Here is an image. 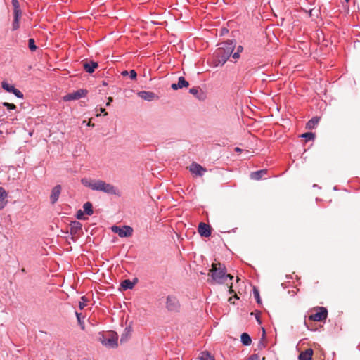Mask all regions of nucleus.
I'll return each instance as SVG.
<instances>
[{
  "label": "nucleus",
  "instance_id": "1",
  "mask_svg": "<svg viewBox=\"0 0 360 360\" xmlns=\"http://www.w3.org/2000/svg\"><path fill=\"white\" fill-rule=\"evenodd\" d=\"M81 182L84 186L93 191L103 192L108 195H120V193L115 186L103 180L84 178L82 179Z\"/></svg>",
  "mask_w": 360,
  "mask_h": 360
},
{
  "label": "nucleus",
  "instance_id": "2",
  "mask_svg": "<svg viewBox=\"0 0 360 360\" xmlns=\"http://www.w3.org/2000/svg\"><path fill=\"white\" fill-rule=\"evenodd\" d=\"M219 45L220 46L215 52L217 58L216 65H223L227 61L233 52L236 44L233 41L229 40L221 43Z\"/></svg>",
  "mask_w": 360,
  "mask_h": 360
},
{
  "label": "nucleus",
  "instance_id": "3",
  "mask_svg": "<svg viewBox=\"0 0 360 360\" xmlns=\"http://www.w3.org/2000/svg\"><path fill=\"white\" fill-rule=\"evenodd\" d=\"M210 276L214 283L223 284L227 278L232 280L233 276L226 274V267L220 263L212 264L210 270Z\"/></svg>",
  "mask_w": 360,
  "mask_h": 360
},
{
  "label": "nucleus",
  "instance_id": "4",
  "mask_svg": "<svg viewBox=\"0 0 360 360\" xmlns=\"http://www.w3.org/2000/svg\"><path fill=\"white\" fill-rule=\"evenodd\" d=\"M13 7V21L12 23V30H16L20 27V20L22 16V11L20 3L18 0L11 1Z\"/></svg>",
  "mask_w": 360,
  "mask_h": 360
},
{
  "label": "nucleus",
  "instance_id": "5",
  "mask_svg": "<svg viewBox=\"0 0 360 360\" xmlns=\"http://www.w3.org/2000/svg\"><path fill=\"white\" fill-rule=\"evenodd\" d=\"M103 345L108 348H115L117 347V335L116 334H109L107 335H102L100 338Z\"/></svg>",
  "mask_w": 360,
  "mask_h": 360
},
{
  "label": "nucleus",
  "instance_id": "6",
  "mask_svg": "<svg viewBox=\"0 0 360 360\" xmlns=\"http://www.w3.org/2000/svg\"><path fill=\"white\" fill-rule=\"evenodd\" d=\"M166 308L170 311H178L180 308L179 300L175 295H169L166 299Z\"/></svg>",
  "mask_w": 360,
  "mask_h": 360
},
{
  "label": "nucleus",
  "instance_id": "7",
  "mask_svg": "<svg viewBox=\"0 0 360 360\" xmlns=\"http://www.w3.org/2000/svg\"><path fill=\"white\" fill-rule=\"evenodd\" d=\"M112 230L121 238L129 237L133 233V229L129 226H123L122 227L113 226Z\"/></svg>",
  "mask_w": 360,
  "mask_h": 360
},
{
  "label": "nucleus",
  "instance_id": "8",
  "mask_svg": "<svg viewBox=\"0 0 360 360\" xmlns=\"http://www.w3.org/2000/svg\"><path fill=\"white\" fill-rule=\"evenodd\" d=\"M87 94V91L84 89H79L76 91H74L72 93H70L66 94L63 97V100L65 101H71L75 100H78L81 98L84 97Z\"/></svg>",
  "mask_w": 360,
  "mask_h": 360
},
{
  "label": "nucleus",
  "instance_id": "9",
  "mask_svg": "<svg viewBox=\"0 0 360 360\" xmlns=\"http://www.w3.org/2000/svg\"><path fill=\"white\" fill-rule=\"evenodd\" d=\"M1 87L7 92L13 94L18 98H23V94L6 81L1 82Z\"/></svg>",
  "mask_w": 360,
  "mask_h": 360
},
{
  "label": "nucleus",
  "instance_id": "10",
  "mask_svg": "<svg viewBox=\"0 0 360 360\" xmlns=\"http://www.w3.org/2000/svg\"><path fill=\"white\" fill-rule=\"evenodd\" d=\"M327 309L324 307H320L319 311L314 314H311L309 316V319L314 321H321L325 320L327 318Z\"/></svg>",
  "mask_w": 360,
  "mask_h": 360
},
{
  "label": "nucleus",
  "instance_id": "11",
  "mask_svg": "<svg viewBox=\"0 0 360 360\" xmlns=\"http://www.w3.org/2000/svg\"><path fill=\"white\" fill-rule=\"evenodd\" d=\"M62 187L60 185H56L55 186L51 191V195H50V201L51 204H55L59 198V196L61 193Z\"/></svg>",
  "mask_w": 360,
  "mask_h": 360
},
{
  "label": "nucleus",
  "instance_id": "12",
  "mask_svg": "<svg viewBox=\"0 0 360 360\" xmlns=\"http://www.w3.org/2000/svg\"><path fill=\"white\" fill-rule=\"evenodd\" d=\"M198 232L202 237H208L211 235V229L208 224L201 222L198 226Z\"/></svg>",
  "mask_w": 360,
  "mask_h": 360
},
{
  "label": "nucleus",
  "instance_id": "13",
  "mask_svg": "<svg viewBox=\"0 0 360 360\" xmlns=\"http://www.w3.org/2000/svg\"><path fill=\"white\" fill-rule=\"evenodd\" d=\"M82 230V224L77 221H72L70 225V232L72 236L79 234Z\"/></svg>",
  "mask_w": 360,
  "mask_h": 360
},
{
  "label": "nucleus",
  "instance_id": "14",
  "mask_svg": "<svg viewBox=\"0 0 360 360\" xmlns=\"http://www.w3.org/2000/svg\"><path fill=\"white\" fill-rule=\"evenodd\" d=\"M190 171L191 173L201 176L203 175L206 169L198 163H192L190 167Z\"/></svg>",
  "mask_w": 360,
  "mask_h": 360
},
{
  "label": "nucleus",
  "instance_id": "15",
  "mask_svg": "<svg viewBox=\"0 0 360 360\" xmlns=\"http://www.w3.org/2000/svg\"><path fill=\"white\" fill-rule=\"evenodd\" d=\"M138 96L147 101H151L156 97L153 92L147 91H141L138 92Z\"/></svg>",
  "mask_w": 360,
  "mask_h": 360
},
{
  "label": "nucleus",
  "instance_id": "16",
  "mask_svg": "<svg viewBox=\"0 0 360 360\" xmlns=\"http://www.w3.org/2000/svg\"><path fill=\"white\" fill-rule=\"evenodd\" d=\"M189 83L185 79L184 77H179L178 79L177 84H172L171 87L174 90H177L178 89H182L184 87L188 86Z\"/></svg>",
  "mask_w": 360,
  "mask_h": 360
},
{
  "label": "nucleus",
  "instance_id": "17",
  "mask_svg": "<svg viewBox=\"0 0 360 360\" xmlns=\"http://www.w3.org/2000/svg\"><path fill=\"white\" fill-rule=\"evenodd\" d=\"M83 67L88 73H93L98 67V63L94 61L86 62L84 63Z\"/></svg>",
  "mask_w": 360,
  "mask_h": 360
},
{
  "label": "nucleus",
  "instance_id": "18",
  "mask_svg": "<svg viewBox=\"0 0 360 360\" xmlns=\"http://www.w3.org/2000/svg\"><path fill=\"white\" fill-rule=\"evenodd\" d=\"M312 355L313 349H307L300 354L299 360H311Z\"/></svg>",
  "mask_w": 360,
  "mask_h": 360
},
{
  "label": "nucleus",
  "instance_id": "19",
  "mask_svg": "<svg viewBox=\"0 0 360 360\" xmlns=\"http://www.w3.org/2000/svg\"><path fill=\"white\" fill-rule=\"evenodd\" d=\"M7 193L5 189L0 186V210L3 209L6 205V198Z\"/></svg>",
  "mask_w": 360,
  "mask_h": 360
},
{
  "label": "nucleus",
  "instance_id": "20",
  "mask_svg": "<svg viewBox=\"0 0 360 360\" xmlns=\"http://www.w3.org/2000/svg\"><path fill=\"white\" fill-rule=\"evenodd\" d=\"M267 173L266 169H261L250 174V178L254 180H259L262 177Z\"/></svg>",
  "mask_w": 360,
  "mask_h": 360
},
{
  "label": "nucleus",
  "instance_id": "21",
  "mask_svg": "<svg viewBox=\"0 0 360 360\" xmlns=\"http://www.w3.org/2000/svg\"><path fill=\"white\" fill-rule=\"evenodd\" d=\"M240 339H241V342L243 343V345L249 346L251 345L252 340H251L250 336L248 333H242V335L240 336Z\"/></svg>",
  "mask_w": 360,
  "mask_h": 360
},
{
  "label": "nucleus",
  "instance_id": "22",
  "mask_svg": "<svg viewBox=\"0 0 360 360\" xmlns=\"http://www.w3.org/2000/svg\"><path fill=\"white\" fill-rule=\"evenodd\" d=\"M319 118L318 117H314L307 123V128L309 129H313L319 123Z\"/></svg>",
  "mask_w": 360,
  "mask_h": 360
},
{
  "label": "nucleus",
  "instance_id": "23",
  "mask_svg": "<svg viewBox=\"0 0 360 360\" xmlns=\"http://www.w3.org/2000/svg\"><path fill=\"white\" fill-rule=\"evenodd\" d=\"M84 212L87 215H91L94 213L93 208H92V204L90 202H86L83 205Z\"/></svg>",
  "mask_w": 360,
  "mask_h": 360
},
{
  "label": "nucleus",
  "instance_id": "24",
  "mask_svg": "<svg viewBox=\"0 0 360 360\" xmlns=\"http://www.w3.org/2000/svg\"><path fill=\"white\" fill-rule=\"evenodd\" d=\"M134 284L129 279L124 280L122 282L121 286L124 290L132 289Z\"/></svg>",
  "mask_w": 360,
  "mask_h": 360
},
{
  "label": "nucleus",
  "instance_id": "25",
  "mask_svg": "<svg viewBox=\"0 0 360 360\" xmlns=\"http://www.w3.org/2000/svg\"><path fill=\"white\" fill-rule=\"evenodd\" d=\"M75 315L77 316V319L79 326H80V328L82 330H84L85 324H84V321L82 319V314L76 311Z\"/></svg>",
  "mask_w": 360,
  "mask_h": 360
},
{
  "label": "nucleus",
  "instance_id": "26",
  "mask_svg": "<svg viewBox=\"0 0 360 360\" xmlns=\"http://www.w3.org/2000/svg\"><path fill=\"white\" fill-rule=\"evenodd\" d=\"M302 138L306 139L307 141L313 140L315 137V135L312 132H307L301 136Z\"/></svg>",
  "mask_w": 360,
  "mask_h": 360
},
{
  "label": "nucleus",
  "instance_id": "27",
  "mask_svg": "<svg viewBox=\"0 0 360 360\" xmlns=\"http://www.w3.org/2000/svg\"><path fill=\"white\" fill-rule=\"evenodd\" d=\"M253 295H254V297L255 298L258 304H260L261 303V298H260V296H259V290L256 288H253Z\"/></svg>",
  "mask_w": 360,
  "mask_h": 360
},
{
  "label": "nucleus",
  "instance_id": "28",
  "mask_svg": "<svg viewBox=\"0 0 360 360\" xmlns=\"http://www.w3.org/2000/svg\"><path fill=\"white\" fill-rule=\"evenodd\" d=\"M28 46L32 51H34L37 49V46L35 45L34 39L31 38L28 40Z\"/></svg>",
  "mask_w": 360,
  "mask_h": 360
},
{
  "label": "nucleus",
  "instance_id": "29",
  "mask_svg": "<svg viewBox=\"0 0 360 360\" xmlns=\"http://www.w3.org/2000/svg\"><path fill=\"white\" fill-rule=\"evenodd\" d=\"M200 360H214V359L208 352H202L201 354Z\"/></svg>",
  "mask_w": 360,
  "mask_h": 360
},
{
  "label": "nucleus",
  "instance_id": "30",
  "mask_svg": "<svg viewBox=\"0 0 360 360\" xmlns=\"http://www.w3.org/2000/svg\"><path fill=\"white\" fill-rule=\"evenodd\" d=\"M87 299L84 296H82L81 297V300L79 302V307L80 309H83L84 308Z\"/></svg>",
  "mask_w": 360,
  "mask_h": 360
},
{
  "label": "nucleus",
  "instance_id": "31",
  "mask_svg": "<svg viewBox=\"0 0 360 360\" xmlns=\"http://www.w3.org/2000/svg\"><path fill=\"white\" fill-rule=\"evenodd\" d=\"M3 105L6 107L8 110H15L16 108V106L13 103H9L7 102H4Z\"/></svg>",
  "mask_w": 360,
  "mask_h": 360
},
{
  "label": "nucleus",
  "instance_id": "32",
  "mask_svg": "<svg viewBox=\"0 0 360 360\" xmlns=\"http://www.w3.org/2000/svg\"><path fill=\"white\" fill-rule=\"evenodd\" d=\"M189 92H190L191 94L195 95V96H196L198 98H199V97H198V93H199V90H198V88H195V87L191 88V89H189Z\"/></svg>",
  "mask_w": 360,
  "mask_h": 360
},
{
  "label": "nucleus",
  "instance_id": "33",
  "mask_svg": "<svg viewBox=\"0 0 360 360\" xmlns=\"http://www.w3.org/2000/svg\"><path fill=\"white\" fill-rule=\"evenodd\" d=\"M129 77L131 79H135L136 78L137 74L134 70H131L129 71Z\"/></svg>",
  "mask_w": 360,
  "mask_h": 360
},
{
  "label": "nucleus",
  "instance_id": "34",
  "mask_svg": "<svg viewBox=\"0 0 360 360\" xmlns=\"http://www.w3.org/2000/svg\"><path fill=\"white\" fill-rule=\"evenodd\" d=\"M248 360H260V357L257 354H254L250 355Z\"/></svg>",
  "mask_w": 360,
  "mask_h": 360
},
{
  "label": "nucleus",
  "instance_id": "35",
  "mask_svg": "<svg viewBox=\"0 0 360 360\" xmlns=\"http://www.w3.org/2000/svg\"><path fill=\"white\" fill-rule=\"evenodd\" d=\"M83 215H84V212L81 210L77 211V218L78 219H83Z\"/></svg>",
  "mask_w": 360,
  "mask_h": 360
},
{
  "label": "nucleus",
  "instance_id": "36",
  "mask_svg": "<svg viewBox=\"0 0 360 360\" xmlns=\"http://www.w3.org/2000/svg\"><path fill=\"white\" fill-rule=\"evenodd\" d=\"M231 55L233 58L234 59H238L240 57V53H238V52L233 53Z\"/></svg>",
  "mask_w": 360,
  "mask_h": 360
},
{
  "label": "nucleus",
  "instance_id": "37",
  "mask_svg": "<svg viewBox=\"0 0 360 360\" xmlns=\"http://www.w3.org/2000/svg\"><path fill=\"white\" fill-rule=\"evenodd\" d=\"M243 50V47L242 46H238L237 47V51L236 52H238V53H240V52H242V51Z\"/></svg>",
  "mask_w": 360,
  "mask_h": 360
},
{
  "label": "nucleus",
  "instance_id": "38",
  "mask_svg": "<svg viewBox=\"0 0 360 360\" xmlns=\"http://www.w3.org/2000/svg\"><path fill=\"white\" fill-rule=\"evenodd\" d=\"M112 101H113L112 98L109 97V98H108V103H106V105H107V106L110 105V103H111V102H112Z\"/></svg>",
  "mask_w": 360,
  "mask_h": 360
},
{
  "label": "nucleus",
  "instance_id": "39",
  "mask_svg": "<svg viewBox=\"0 0 360 360\" xmlns=\"http://www.w3.org/2000/svg\"><path fill=\"white\" fill-rule=\"evenodd\" d=\"M255 318H256L257 322L259 323V324H261L262 321H261V320L259 319V316L258 314H256Z\"/></svg>",
  "mask_w": 360,
  "mask_h": 360
},
{
  "label": "nucleus",
  "instance_id": "40",
  "mask_svg": "<svg viewBox=\"0 0 360 360\" xmlns=\"http://www.w3.org/2000/svg\"><path fill=\"white\" fill-rule=\"evenodd\" d=\"M100 111H101V112H104L105 115H106L108 114L107 112H105V108H101Z\"/></svg>",
  "mask_w": 360,
  "mask_h": 360
},
{
  "label": "nucleus",
  "instance_id": "41",
  "mask_svg": "<svg viewBox=\"0 0 360 360\" xmlns=\"http://www.w3.org/2000/svg\"><path fill=\"white\" fill-rule=\"evenodd\" d=\"M259 347H260V348L264 347V345L263 344V342L262 341H260L259 343Z\"/></svg>",
  "mask_w": 360,
  "mask_h": 360
},
{
  "label": "nucleus",
  "instance_id": "42",
  "mask_svg": "<svg viewBox=\"0 0 360 360\" xmlns=\"http://www.w3.org/2000/svg\"><path fill=\"white\" fill-rule=\"evenodd\" d=\"M129 74V72H128L127 70H124L122 72V75L124 76V75H127Z\"/></svg>",
  "mask_w": 360,
  "mask_h": 360
},
{
  "label": "nucleus",
  "instance_id": "43",
  "mask_svg": "<svg viewBox=\"0 0 360 360\" xmlns=\"http://www.w3.org/2000/svg\"><path fill=\"white\" fill-rule=\"evenodd\" d=\"M232 300H233V297H230V298L229 299V301L230 302H231V303H234V302H233V301H232Z\"/></svg>",
  "mask_w": 360,
  "mask_h": 360
},
{
  "label": "nucleus",
  "instance_id": "44",
  "mask_svg": "<svg viewBox=\"0 0 360 360\" xmlns=\"http://www.w3.org/2000/svg\"><path fill=\"white\" fill-rule=\"evenodd\" d=\"M235 150H236V151H241V149H240V148H238V147H237V148H236V149H235Z\"/></svg>",
  "mask_w": 360,
  "mask_h": 360
},
{
  "label": "nucleus",
  "instance_id": "45",
  "mask_svg": "<svg viewBox=\"0 0 360 360\" xmlns=\"http://www.w3.org/2000/svg\"><path fill=\"white\" fill-rule=\"evenodd\" d=\"M229 292H230V293H232V292H233V290H232V288H231V286H230Z\"/></svg>",
  "mask_w": 360,
  "mask_h": 360
},
{
  "label": "nucleus",
  "instance_id": "46",
  "mask_svg": "<svg viewBox=\"0 0 360 360\" xmlns=\"http://www.w3.org/2000/svg\"><path fill=\"white\" fill-rule=\"evenodd\" d=\"M262 330H263V335H262V336H263V337H264V335H265V330H264V328H262Z\"/></svg>",
  "mask_w": 360,
  "mask_h": 360
},
{
  "label": "nucleus",
  "instance_id": "47",
  "mask_svg": "<svg viewBox=\"0 0 360 360\" xmlns=\"http://www.w3.org/2000/svg\"><path fill=\"white\" fill-rule=\"evenodd\" d=\"M311 12H312V11L310 10L309 12V15H311Z\"/></svg>",
  "mask_w": 360,
  "mask_h": 360
},
{
  "label": "nucleus",
  "instance_id": "48",
  "mask_svg": "<svg viewBox=\"0 0 360 360\" xmlns=\"http://www.w3.org/2000/svg\"><path fill=\"white\" fill-rule=\"evenodd\" d=\"M236 299H238V297L236 295L234 297Z\"/></svg>",
  "mask_w": 360,
  "mask_h": 360
},
{
  "label": "nucleus",
  "instance_id": "49",
  "mask_svg": "<svg viewBox=\"0 0 360 360\" xmlns=\"http://www.w3.org/2000/svg\"><path fill=\"white\" fill-rule=\"evenodd\" d=\"M120 341H121V342H122V341H123V337H122V338H121Z\"/></svg>",
  "mask_w": 360,
  "mask_h": 360
},
{
  "label": "nucleus",
  "instance_id": "50",
  "mask_svg": "<svg viewBox=\"0 0 360 360\" xmlns=\"http://www.w3.org/2000/svg\"><path fill=\"white\" fill-rule=\"evenodd\" d=\"M346 2H349V0H345Z\"/></svg>",
  "mask_w": 360,
  "mask_h": 360
}]
</instances>
